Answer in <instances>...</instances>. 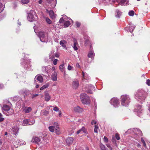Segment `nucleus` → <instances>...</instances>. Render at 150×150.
<instances>
[{
  "instance_id": "obj_1",
  "label": "nucleus",
  "mask_w": 150,
  "mask_h": 150,
  "mask_svg": "<svg viewBox=\"0 0 150 150\" xmlns=\"http://www.w3.org/2000/svg\"><path fill=\"white\" fill-rule=\"evenodd\" d=\"M146 97V93L142 89H139L137 91L135 94V98L137 100L141 101L144 100Z\"/></svg>"
},
{
  "instance_id": "obj_2",
  "label": "nucleus",
  "mask_w": 150,
  "mask_h": 150,
  "mask_svg": "<svg viewBox=\"0 0 150 150\" xmlns=\"http://www.w3.org/2000/svg\"><path fill=\"white\" fill-rule=\"evenodd\" d=\"M48 128L50 131L54 132L57 134L59 135L61 133L58 124L57 123H54L53 125L49 127Z\"/></svg>"
},
{
  "instance_id": "obj_3",
  "label": "nucleus",
  "mask_w": 150,
  "mask_h": 150,
  "mask_svg": "<svg viewBox=\"0 0 150 150\" xmlns=\"http://www.w3.org/2000/svg\"><path fill=\"white\" fill-rule=\"evenodd\" d=\"M2 112L5 113L6 115L8 116L13 114V110L8 105H4L2 108Z\"/></svg>"
},
{
  "instance_id": "obj_4",
  "label": "nucleus",
  "mask_w": 150,
  "mask_h": 150,
  "mask_svg": "<svg viewBox=\"0 0 150 150\" xmlns=\"http://www.w3.org/2000/svg\"><path fill=\"white\" fill-rule=\"evenodd\" d=\"M40 40L42 42H47L48 41L47 35L43 31H40L39 32L38 35Z\"/></svg>"
},
{
  "instance_id": "obj_5",
  "label": "nucleus",
  "mask_w": 150,
  "mask_h": 150,
  "mask_svg": "<svg viewBox=\"0 0 150 150\" xmlns=\"http://www.w3.org/2000/svg\"><path fill=\"white\" fill-rule=\"evenodd\" d=\"M121 104L122 105L127 106L129 103V98L128 96L122 95L121 96Z\"/></svg>"
},
{
  "instance_id": "obj_6",
  "label": "nucleus",
  "mask_w": 150,
  "mask_h": 150,
  "mask_svg": "<svg viewBox=\"0 0 150 150\" xmlns=\"http://www.w3.org/2000/svg\"><path fill=\"white\" fill-rule=\"evenodd\" d=\"M81 99L82 103L84 104L88 105L90 103L89 98L86 94H81Z\"/></svg>"
},
{
  "instance_id": "obj_7",
  "label": "nucleus",
  "mask_w": 150,
  "mask_h": 150,
  "mask_svg": "<svg viewBox=\"0 0 150 150\" xmlns=\"http://www.w3.org/2000/svg\"><path fill=\"white\" fill-rule=\"evenodd\" d=\"M38 19V17L35 13L33 11H32L28 14V19L30 22H32Z\"/></svg>"
},
{
  "instance_id": "obj_8",
  "label": "nucleus",
  "mask_w": 150,
  "mask_h": 150,
  "mask_svg": "<svg viewBox=\"0 0 150 150\" xmlns=\"http://www.w3.org/2000/svg\"><path fill=\"white\" fill-rule=\"evenodd\" d=\"M110 103L113 105L114 107H117L119 104V100L117 98H112L110 101Z\"/></svg>"
},
{
  "instance_id": "obj_9",
  "label": "nucleus",
  "mask_w": 150,
  "mask_h": 150,
  "mask_svg": "<svg viewBox=\"0 0 150 150\" xmlns=\"http://www.w3.org/2000/svg\"><path fill=\"white\" fill-rule=\"evenodd\" d=\"M142 107L141 105L137 106L135 109V111L137 112V115L139 117H141L142 115Z\"/></svg>"
},
{
  "instance_id": "obj_10",
  "label": "nucleus",
  "mask_w": 150,
  "mask_h": 150,
  "mask_svg": "<svg viewBox=\"0 0 150 150\" xmlns=\"http://www.w3.org/2000/svg\"><path fill=\"white\" fill-rule=\"evenodd\" d=\"M32 142L38 144L40 145L41 143L40 139L38 137H33L31 140Z\"/></svg>"
},
{
  "instance_id": "obj_11",
  "label": "nucleus",
  "mask_w": 150,
  "mask_h": 150,
  "mask_svg": "<svg viewBox=\"0 0 150 150\" xmlns=\"http://www.w3.org/2000/svg\"><path fill=\"white\" fill-rule=\"evenodd\" d=\"M73 110L76 112L81 113L83 111V110L79 106H76L74 108Z\"/></svg>"
},
{
  "instance_id": "obj_12",
  "label": "nucleus",
  "mask_w": 150,
  "mask_h": 150,
  "mask_svg": "<svg viewBox=\"0 0 150 150\" xmlns=\"http://www.w3.org/2000/svg\"><path fill=\"white\" fill-rule=\"evenodd\" d=\"M72 85L74 88H77L79 85V81L76 79H74L72 82Z\"/></svg>"
},
{
  "instance_id": "obj_13",
  "label": "nucleus",
  "mask_w": 150,
  "mask_h": 150,
  "mask_svg": "<svg viewBox=\"0 0 150 150\" xmlns=\"http://www.w3.org/2000/svg\"><path fill=\"white\" fill-rule=\"evenodd\" d=\"M87 132V130L84 127L78 130L76 132V134H78L79 133L83 134V133H86Z\"/></svg>"
},
{
  "instance_id": "obj_14",
  "label": "nucleus",
  "mask_w": 150,
  "mask_h": 150,
  "mask_svg": "<svg viewBox=\"0 0 150 150\" xmlns=\"http://www.w3.org/2000/svg\"><path fill=\"white\" fill-rule=\"evenodd\" d=\"M87 86H88L89 90H87V92L91 94H92L93 92L91 90H93L94 89V87L91 84H88L87 86H86L87 87Z\"/></svg>"
},
{
  "instance_id": "obj_15",
  "label": "nucleus",
  "mask_w": 150,
  "mask_h": 150,
  "mask_svg": "<svg viewBox=\"0 0 150 150\" xmlns=\"http://www.w3.org/2000/svg\"><path fill=\"white\" fill-rule=\"evenodd\" d=\"M23 111L26 113H28L30 112L32 110V109L30 107H28V108H25V107H23Z\"/></svg>"
},
{
  "instance_id": "obj_16",
  "label": "nucleus",
  "mask_w": 150,
  "mask_h": 150,
  "mask_svg": "<svg viewBox=\"0 0 150 150\" xmlns=\"http://www.w3.org/2000/svg\"><path fill=\"white\" fill-rule=\"evenodd\" d=\"M60 44L64 48L67 49L66 47L67 42L65 40H61L60 42Z\"/></svg>"
},
{
  "instance_id": "obj_17",
  "label": "nucleus",
  "mask_w": 150,
  "mask_h": 150,
  "mask_svg": "<svg viewBox=\"0 0 150 150\" xmlns=\"http://www.w3.org/2000/svg\"><path fill=\"white\" fill-rule=\"evenodd\" d=\"M36 79L37 80L39 81L40 82L42 83L43 81V79L42 76L41 75H37L36 76L35 78V79Z\"/></svg>"
},
{
  "instance_id": "obj_18",
  "label": "nucleus",
  "mask_w": 150,
  "mask_h": 150,
  "mask_svg": "<svg viewBox=\"0 0 150 150\" xmlns=\"http://www.w3.org/2000/svg\"><path fill=\"white\" fill-rule=\"evenodd\" d=\"M51 68L50 66H47L42 67V71L46 73H47L48 71Z\"/></svg>"
},
{
  "instance_id": "obj_19",
  "label": "nucleus",
  "mask_w": 150,
  "mask_h": 150,
  "mask_svg": "<svg viewBox=\"0 0 150 150\" xmlns=\"http://www.w3.org/2000/svg\"><path fill=\"white\" fill-rule=\"evenodd\" d=\"M45 100L46 101H49L51 97L47 93H46L45 95Z\"/></svg>"
},
{
  "instance_id": "obj_20",
  "label": "nucleus",
  "mask_w": 150,
  "mask_h": 150,
  "mask_svg": "<svg viewBox=\"0 0 150 150\" xmlns=\"http://www.w3.org/2000/svg\"><path fill=\"white\" fill-rule=\"evenodd\" d=\"M16 143L18 145H21L25 144V142L23 141L18 140L16 142Z\"/></svg>"
},
{
  "instance_id": "obj_21",
  "label": "nucleus",
  "mask_w": 150,
  "mask_h": 150,
  "mask_svg": "<svg viewBox=\"0 0 150 150\" xmlns=\"http://www.w3.org/2000/svg\"><path fill=\"white\" fill-rule=\"evenodd\" d=\"M73 140L74 139L73 138L69 137L66 140L67 143L68 144H70L73 142Z\"/></svg>"
},
{
  "instance_id": "obj_22",
  "label": "nucleus",
  "mask_w": 150,
  "mask_h": 150,
  "mask_svg": "<svg viewBox=\"0 0 150 150\" xmlns=\"http://www.w3.org/2000/svg\"><path fill=\"white\" fill-rule=\"evenodd\" d=\"M82 77L83 81L85 79H86L88 78V74L86 73H84L83 71L82 72Z\"/></svg>"
},
{
  "instance_id": "obj_23",
  "label": "nucleus",
  "mask_w": 150,
  "mask_h": 150,
  "mask_svg": "<svg viewBox=\"0 0 150 150\" xmlns=\"http://www.w3.org/2000/svg\"><path fill=\"white\" fill-rule=\"evenodd\" d=\"M47 11L48 12L51 18H53L54 17V13L53 11L52 10H50L48 11L47 9Z\"/></svg>"
},
{
  "instance_id": "obj_24",
  "label": "nucleus",
  "mask_w": 150,
  "mask_h": 150,
  "mask_svg": "<svg viewBox=\"0 0 150 150\" xmlns=\"http://www.w3.org/2000/svg\"><path fill=\"white\" fill-rule=\"evenodd\" d=\"M94 53L93 51H90L88 54V57L91 58L92 59L94 58Z\"/></svg>"
},
{
  "instance_id": "obj_25",
  "label": "nucleus",
  "mask_w": 150,
  "mask_h": 150,
  "mask_svg": "<svg viewBox=\"0 0 150 150\" xmlns=\"http://www.w3.org/2000/svg\"><path fill=\"white\" fill-rule=\"evenodd\" d=\"M121 15V13L119 10H117L116 11L115 16L117 18H120Z\"/></svg>"
},
{
  "instance_id": "obj_26",
  "label": "nucleus",
  "mask_w": 150,
  "mask_h": 150,
  "mask_svg": "<svg viewBox=\"0 0 150 150\" xmlns=\"http://www.w3.org/2000/svg\"><path fill=\"white\" fill-rule=\"evenodd\" d=\"M48 1V2L50 3V4L52 3V4H54V5L53 6V7H55L56 4V0H47Z\"/></svg>"
},
{
  "instance_id": "obj_27",
  "label": "nucleus",
  "mask_w": 150,
  "mask_h": 150,
  "mask_svg": "<svg viewBox=\"0 0 150 150\" xmlns=\"http://www.w3.org/2000/svg\"><path fill=\"white\" fill-rule=\"evenodd\" d=\"M55 57V53H54V52H51L49 54V58L52 60Z\"/></svg>"
},
{
  "instance_id": "obj_28",
  "label": "nucleus",
  "mask_w": 150,
  "mask_h": 150,
  "mask_svg": "<svg viewBox=\"0 0 150 150\" xmlns=\"http://www.w3.org/2000/svg\"><path fill=\"white\" fill-rule=\"evenodd\" d=\"M49 113V112L46 110H43L41 111V114L45 116L47 115Z\"/></svg>"
},
{
  "instance_id": "obj_29",
  "label": "nucleus",
  "mask_w": 150,
  "mask_h": 150,
  "mask_svg": "<svg viewBox=\"0 0 150 150\" xmlns=\"http://www.w3.org/2000/svg\"><path fill=\"white\" fill-rule=\"evenodd\" d=\"M127 0H121L120 4L121 5H125L127 4Z\"/></svg>"
},
{
  "instance_id": "obj_30",
  "label": "nucleus",
  "mask_w": 150,
  "mask_h": 150,
  "mask_svg": "<svg viewBox=\"0 0 150 150\" xmlns=\"http://www.w3.org/2000/svg\"><path fill=\"white\" fill-rule=\"evenodd\" d=\"M100 146L101 150H108L105 147V146L102 144H101Z\"/></svg>"
},
{
  "instance_id": "obj_31",
  "label": "nucleus",
  "mask_w": 150,
  "mask_h": 150,
  "mask_svg": "<svg viewBox=\"0 0 150 150\" xmlns=\"http://www.w3.org/2000/svg\"><path fill=\"white\" fill-rule=\"evenodd\" d=\"M70 25V22L69 21H67L64 22V27H67Z\"/></svg>"
},
{
  "instance_id": "obj_32",
  "label": "nucleus",
  "mask_w": 150,
  "mask_h": 150,
  "mask_svg": "<svg viewBox=\"0 0 150 150\" xmlns=\"http://www.w3.org/2000/svg\"><path fill=\"white\" fill-rule=\"evenodd\" d=\"M57 75L56 74H55L54 75H53L52 76V80L54 81H56L57 80Z\"/></svg>"
},
{
  "instance_id": "obj_33",
  "label": "nucleus",
  "mask_w": 150,
  "mask_h": 150,
  "mask_svg": "<svg viewBox=\"0 0 150 150\" xmlns=\"http://www.w3.org/2000/svg\"><path fill=\"white\" fill-rule=\"evenodd\" d=\"M77 45V43L76 42H74V44L73 48L75 50H78Z\"/></svg>"
},
{
  "instance_id": "obj_34",
  "label": "nucleus",
  "mask_w": 150,
  "mask_h": 150,
  "mask_svg": "<svg viewBox=\"0 0 150 150\" xmlns=\"http://www.w3.org/2000/svg\"><path fill=\"white\" fill-rule=\"evenodd\" d=\"M35 122V120L33 119H31L29 120V125H33L34 124Z\"/></svg>"
},
{
  "instance_id": "obj_35",
  "label": "nucleus",
  "mask_w": 150,
  "mask_h": 150,
  "mask_svg": "<svg viewBox=\"0 0 150 150\" xmlns=\"http://www.w3.org/2000/svg\"><path fill=\"white\" fill-rule=\"evenodd\" d=\"M4 6L2 3H0V13L2 12L4 10Z\"/></svg>"
},
{
  "instance_id": "obj_36",
  "label": "nucleus",
  "mask_w": 150,
  "mask_h": 150,
  "mask_svg": "<svg viewBox=\"0 0 150 150\" xmlns=\"http://www.w3.org/2000/svg\"><path fill=\"white\" fill-rule=\"evenodd\" d=\"M129 15L131 16H133L134 15V12L133 11H130L129 12Z\"/></svg>"
},
{
  "instance_id": "obj_37",
  "label": "nucleus",
  "mask_w": 150,
  "mask_h": 150,
  "mask_svg": "<svg viewBox=\"0 0 150 150\" xmlns=\"http://www.w3.org/2000/svg\"><path fill=\"white\" fill-rule=\"evenodd\" d=\"M21 3L24 4H28L29 2V0H22L21 1Z\"/></svg>"
},
{
  "instance_id": "obj_38",
  "label": "nucleus",
  "mask_w": 150,
  "mask_h": 150,
  "mask_svg": "<svg viewBox=\"0 0 150 150\" xmlns=\"http://www.w3.org/2000/svg\"><path fill=\"white\" fill-rule=\"evenodd\" d=\"M45 19L46 21L48 24H51L52 21L49 18H45Z\"/></svg>"
},
{
  "instance_id": "obj_39",
  "label": "nucleus",
  "mask_w": 150,
  "mask_h": 150,
  "mask_svg": "<svg viewBox=\"0 0 150 150\" xmlns=\"http://www.w3.org/2000/svg\"><path fill=\"white\" fill-rule=\"evenodd\" d=\"M98 125H95V128L94 129V132L95 133H98Z\"/></svg>"
},
{
  "instance_id": "obj_40",
  "label": "nucleus",
  "mask_w": 150,
  "mask_h": 150,
  "mask_svg": "<svg viewBox=\"0 0 150 150\" xmlns=\"http://www.w3.org/2000/svg\"><path fill=\"white\" fill-rule=\"evenodd\" d=\"M48 85L47 84H46L45 85H43L40 88V90H43L45 88L48 87Z\"/></svg>"
},
{
  "instance_id": "obj_41",
  "label": "nucleus",
  "mask_w": 150,
  "mask_h": 150,
  "mask_svg": "<svg viewBox=\"0 0 150 150\" xmlns=\"http://www.w3.org/2000/svg\"><path fill=\"white\" fill-rule=\"evenodd\" d=\"M24 123L29 125V120L25 119L23 121Z\"/></svg>"
},
{
  "instance_id": "obj_42",
  "label": "nucleus",
  "mask_w": 150,
  "mask_h": 150,
  "mask_svg": "<svg viewBox=\"0 0 150 150\" xmlns=\"http://www.w3.org/2000/svg\"><path fill=\"white\" fill-rule=\"evenodd\" d=\"M63 66L64 64H62L60 65L59 67V69L60 70L62 71H64Z\"/></svg>"
},
{
  "instance_id": "obj_43",
  "label": "nucleus",
  "mask_w": 150,
  "mask_h": 150,
  "mask_svg": "<svg viewBox=\"0 0 150 150\" xmlns=\"http://www.w3.org/2000/svg\"><path fill=\"white\" fill-rule=\"evenodd\" d=\"M141 141L143 143V145L144 147L146 146V144L145 143V142L144 140L142 138L141 139Z\"/></svg>"
},
{
  "instance_id": "obj_44",
  "label": "nucleus",
  "mask_w": 150,
  "mask_h": 150,
  "mask_svg": "<svg viewBox=\"0 0 150 150\" xmlns=\"http://www.w3.org/2000/svg\"><path fill=\"white\" fill-rule=\"evenodd\" d=\"M138 133L139 134V136H142V132L139 129H137Z\"/></svg>"
},
{
  "instance_id": "obj_45",
  "label": "nucleus",
  "mask_w": 150,
  "mask_h": 150,
  "mask_svg": "<svg viewBox=\"0 0 150 150\" xmlns=\"http://www.w3.org/2000/svg\"><path fill=\"white\" fill-rule=\"evenodd\" d=\"M146 84L148 86H150V80L148 79L146 81Z\"/></svg>"
},
{
  "instance_id": "obj_46",
  "label": "nucleus",
  "mask_w": 150,
  "mask_h": 150,
  "mask_svg": "<svg viewBox=\"0 0 150 150\" xmlns=\"http://www.w3.org/2000/svg\"><path fill=\"white\" fill-rule=\"evenodd\" d=\"M109 148L110 150H112V148L111 147V146L110 144H107L106 145Z\"/></svg>"
},
{
  "instance_id": "obj_47",
  "label": "nucleus",
  "mask_w": 150,
  "mask_h": 150,
  "mask_svg": "<svg viewBox=\"0 0 150 150\" xmlns=\"http://www.w3.org/2000/svg\"><path fill=\"white\" fill-rule=\"evenodd\" d=\"M115 137L117 140H119L120 139V137L118 134L117 133L115 134Z\"/></svg>"
},
{
  "instance_id": "obj_48",
  "label": "nucleus",
  "mask_w": 150,
  "mask_h": 150,
  "mask_svg": "<svg viewBox=\"0 0 150 150\" xmlns=\"http://www.w3.org/2000/svg\"><path fill=\"white\" fill-rule=\"evenodd\" d=\"M58 61V60L57 59H55L53 62V64L54 65H56L57 64V62Z\"/></svg>"
},
{
  "instance_id": "obj_49",
  "label": "nucleus",
  "mask_w": 150,
  "mask_h": 150,
  "mask_svg": "<svg viewBox=\"0 0 150 150\" xmlns=\"http://www.w3.org/2000/svg\"><path fill=\"white\" fill-rule=\"evenodd\" d=\"M53 110L56 112L59 111V108L57 107H55L53 108Z\"/></svg>"
},
{
  "instance_id": "obj_50",
  "label": "nucleus",
  "mask_w": 150,
  "mask_h": 150,
  "mask_svg": "<svg viewBox=\"0 0 150 150\" xmlns=\"http://www.w3.org/2000/svg\"><path fill=\"white\" fill-rule=\"evenodd\" d=\"M76 25L78 27H79L80 26L81 24L79 22H76Z\"/></svg>"
},
{
  "instance_id": "obj_51",
  "label": "nucleus",
  "mask_w": 150,
  "mask_h": 150,
  "mask_svg": "<svg viewBox=\"0 0 150 150\" xmlns=\"http://www.w3.org/2000/svg\"><path fill=\"white\" fill-rule=\"evenodd\" d=\"M103 139L104 141L106 142H108V138L105 136L104 137Z\"/></svg>"
},
{
  "instance_id": "obj_52",
  "label": "nucleus",
  "mask_w": 150,
  "mask_h": 150,
  "mask_svg": "<svg viewBox=\"0 0 150 150\" xmlns=\"http://www.w3.org/2000/svg\"><path fill=\"white\" fill-rule=\"evenodd\" d=\"M13 131L14 132V130H15L16 131H17V132L19 130V129H18L17 127H13L12 128Z\"/></svg>"
},
{
  "instance_id": "obj_53",
  "label": "nucleus",
  "mask_w": 150,
  "mask_h": 150,
  "mask_svg": "<svg viewBox=\"0 0 150 150\" xmlns=\"http://www.w3.org/2000/svg\"><path fill=\"white\" fill-rule=\"evenodd\" d=\"M64 21V20L63 19V18H61L59 21V22L60 23H63Z\"/></svg>"
},
{
  "instance_id": "obj_54",
  "label": "nucleus",
  "mask_w": 150,
  "mask_h": 150,
  "mask_svg": "<svg viewBox=\"0 0 150 150\" xmlns=\"http://www.w3.org/2000/svg\"><path fill=\"white\" fill-rule=\"evenodd\" d=\"M29 92V91L28 90H25L24 91V93L25 94V95H27V93Z\"/></svg>"
},
{
  "instance_id": "obj_55",
  "label": "nucleus",
  "mask_w": 150,
  "mask_h": 150,
  "mask_svg": "<svg viewBox=\"0 0 150 150\" xmlns=\"http://www.w3.org/2000/svg\"><path fill=\"white\" fill-rule=\"evenodd\" d=\"M55 56L56 57H59V54L58 53L56 52L55 53Z\"/></svg>"
},
{
  "instance_id": "obj_56",
  "label": "nucleus",
  "mask_w": 150,
  "mask_h": 150,
  "mask_svg": "<svg viewBox=\"0 0 150 150\" xmlns=\"http://www.w3.org/2000/svg\"><path fill=\"white\" fill-rule=\"evenodd\" d=\"M96 121L94 120H93L91 122V124L92 125H93L94 124H96Z\"/></svg>"
},
{
  "instance_id": "obj_57",
  "label": "nucleus",
  "mask_w": 150,
  "mask_h": 150,
  "mask_svg": "<svg viewBox=\"0 0 150 150\" xmlns=\"http://www.w3.org/2000/svg\"><path fill=\"white\" fill-rule=\"evenodd\" d=\"M38 94H35V95H32V98H35V97L37 96H38Z\"/></svg>"
},
{
  "instance_id": "obj_58",
  "label": "nucleus",
  "mask_w": 150,
  "mask_h": 150,
  "mask_svg": "<svg viewBox=\"0 0 150 150\" xmlns=\"http://www.w3.org/2000/svg\"><path fill=\"white\" fill-rule=\"evenodd\" d=\"M72 67L70 65H68V69L69 70H70L71 69Z\"/></svg>"
},
{
  "instance_id": "obj_59",
  "label": "nucleus",
  "mask_w": 150,
  "mask_h": 150,
  "mask_svg": "<svg viewBox=\"0 0 150 150\" xmlns=\"http://www.w3.org/2000/svg\"><path fill=\"white\" fill-rule=\"evenodd\" d=\"M4 118L3 117H0V122H2L4 121Z\"/></svg>"
},
{
  "instance_id": "obj_60",
  "label": "nucleus",
  "mask_w": 150,
  "mask_h": 150,
  "mask_svg": "<svg viewBox=\"0 0 150 150\" xmlns=\"http://www.w3.org/2000/svg\"><path fill=\"white\" fill-rule=\"evenodd\" d=\"M76 66L77 67H79V68H80V66L79 64L78 63H77L76 64Z\"/></svg>"
},
{
  "instance_id": "obj_61",
  "label": "nucleus",
  "mask_w": 150,
  "mask_h": 150,
  "mask_svg": "<svg viewBox=\"0 0 150 150\" xmlns=\"http://www.w3.org/2000/svg\"><path fill=\"white\" fill-rule=\"evenodd\" d=\"M89 42V41L88 40H86V41L85 44L86 45H87L88 44V43Z\"/></svg>"
},
{
  "instance_id": "obj_62",
  "label": "nucleus",
  "mask_w": 150,
  "mask_h": 150,
  "mask_svg": "<svg viewBox=\"0 0 150 150\" xmlns=\"http://www.w3.org/2000/svg\"><path fill=\"white\" fill-rule=\"evenodd\" d=\"M13 5H14L13 7L14 8H16L17 6V4L16 3H14Z\"/></svg>"
},
{
  "instance_id": "obj_63",
  "label": "nucleus",
  "mask_w": 150,
  "mask_h": 150,
  "mask_svg": "<svg viewBox=\"0 0 150 150\" xmlns=\"http://www.w3.org/2000/svg\"><path fill=\"white\" fill-rule=\"evenodd\" d=\"M42 2V0H40L38 1V3L39 4H41Z\"/></svg>"
},
{
  "instance_id": "obj_64",
  "label": "nucleus",
  "mask_w": 150,
  "mask_h": 150,
  "mask_svg": "<svg viewBox=\"0 0 150 150\" xmlns=\"http://www.w3.org/2000/svg\"><path fill=\"white\" fill-rule=\"evenodd\" d=\"M112 142H115V140L114 138H112Z\"/></svg>"
}]
</instances>
